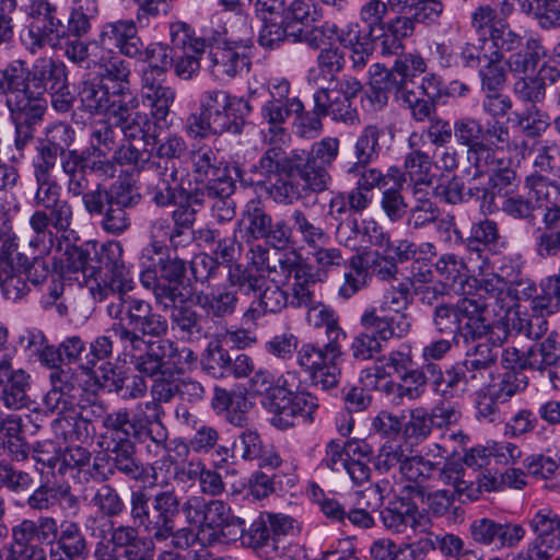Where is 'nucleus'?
Here are the masks:
<instances>
[{"label": "nucleus", "mask_w": 560, "mask_h": 560, "mask_svg": "<svg viewBox=\"0 0 560 560\" xmlns=\"http://www.w3.org/2000/svg\"><path fill=\"white\" fill-rule=\"evenodd\" d=\"M151 498L143 488L131 491L130 517L133 524L142 527L153 539L163 541L173 536L175 520L180 512V499L174 489L156 492Z\"/></svg>", "instance_id": "nucleus-1"}, {"label": "nucleus", "mask_w": 560, "mask_h": 560, "mask_svg": "<svg viewBox=\"0 0 560 560\" xmlns=\"http://www.w3.org/2000/svg\"><path fill=\"white\" fill-rule=\"evenodd\" d=\"M236 22L238 27L230 24L224 30L223 36H212L207 40L210 71L219 79L235 78L250 65L249 58L238 49L252 45L254 35L252 19L248 14H241L236 18Z\"/></svg>", "instance_id": "nucleus-2"}, {"label": "nucleus", "mask_w": 560, "mask_h": 560, "mask_svg": "<svg viewBox=\"0 0 560 560\" xmlns=\"http://www.w3.org/2000/svg\"><path fill=\"white\" fill-rule=\"evenodd\" d=\"M143 270L140 273L141 284L153 291L156 302L162 305H172L174 301H182L183 292L179 283L186 273V261L177 254L140 255Z\"/></svg>", "instance_id": "nucleus-3"}, {"label": "nucleus", "mask_w": 560, "mask_h": 560, "mask_svg": "<svg viewBox=\"0 0 560 560\" xmlns=\"http://www.w3.org/2000/svg\"><path fill=\"white\" fill-rule=\"evenodd\" d=\"M289 178H278L267 188L268 196L279 205H293L295 201L311 197L328 189L331 177L324 166L312 163L306 150H301L295 159Z\"/></svg>", "instance_id": "nucleus-4"}, {"label": "nucleus", "mask_w": 560, "mask_h": 560, "mask_svg": "<svg viewBox=\"0 0 560 560\" xmlns=\"http://www.w3.org/2000/svg\"><path fill=\"white\" fill-rule=\"evenodd\" d=\"M73 222V208L67 199H60L45 209L35 210L28 220L33 232L28 246L38 255H49L55 246L61 249V241Z\"/></svg>", "instance_id": "nucleus-5"}, {"label": "nucleus", "mask_w": 560, "mask_h": 560, "mask_svg": "<svg viewBox=\"0 0 560 560\" xmlns=\"http://www.w3.org/2000/svg\"><path fill=\"white\" fill-rule=\"evenodd\" d=\"M198 354L189 347L161 338L158 341H144L138 372L145 376H163L166 373L184 374L197 368Z\"/></svg>", "instance_id": "nucleus-6"}, {"label": "nucleus", "mask_w": 560, "mask_h": 560, "mask_svg": "<svg viewBox=\"0 0 560 560\" xmlns=\"http://www.w3.org/2000/svg\"><path fill=\"white\" fill-rule=\"evenodd\" d=\"M106 310L114 323H121L142 341H147L145 337L161 339L168 331L166 317L155 312L151 303L143 299L121 296L112 301Z\"/></svg>", "instance_id": "nucleus-7"}, {"label": "nucleus", "mask_w": 560, "mask_h": 560, "mask_svg": "<svg viewBox=\"0 0 560 560\" xmlns=\"http://www.w3.org/2000/svg\"><path fill=\"white\" fill-rule=\"evenodd\" d=\"M342 354V341L327 340L323 346L303 342L296 351L295 361L313 384L327 390L339 383Z\"/></svg>", "instance_id": "nucleus-8"}, {"label": "nucleus", "mask_w": 560, "mask_h": 560, "mask_svg": "<svg viewBox=\"0 0 560 560\" xmlns=\"http://www.w3.org/2000/svg\"><path fill=\"white\" fill-rule=\"evenodd\" d=\"M117 342L120 351L118 358L129 362L138 371V363L141 358V350L144 349V341L136 332L127 329L121 323H113L102 336H97L91 343L89 351L84 354L82 371L89 375L98 361H104L113 354L114 342Z\"/></svg>", "instance_id": "nucleus-9"}, {"label": "nucleus", "mask_w": 560, "mask_h": 560, "mask_svg": "<svg viewBox=\"0 0 560 560\" xmlns=\"http://www.w3.org/2000/svg\"><path fill=\"white\" fill-rule=\"evenodd\" d=\"M362 90L361 82L352 75L343 74L339 80H329L326 88H319L313 94L317 109L334 121L346 125L360 122V115L353 100Z\"/></svg>", "instance_id": "nucleus-10"}, {"label": "nucleus", "mask_w": 560, "mask_h": 560, "mask_svg": "<svg viewBox=\"0 0 560 560\" xmlns=\"http://www.w3.org/2000/svg\"><path fill=\"white\" fill-rule=\"evenodd\" d=\"M234 233H241L246 242L265 240L278 249L290 246L289 224L283 219L273 222L261 202L255 199L246 203L242 218L235 222Z\"/></svg>", "instance_id": "nucleus-11"}, {"label": "nucleus", "mask_w": 560, "mask_h": 560, "mask_svg": "<svg viewBox=\"0 0 560 560\" xmlns=\"http://www.w3.org/2000/svg\"><path fill=\"white\" fill-rule=\"evenodd\" d=\"M30 24L22 39L26 49L36 54L46 46L55 47L66 38V28L57 5L48 0H34L30 4Z\"/></svg>", "instance_id": "nucleus-12"}, {"label": "nucleus", "mask_w": 560, "mask_h": 560, "mask_svg": "<svg viewBox=\"0 0 560 560\" xmlns=\"http://www.w3.org/2000/svg\"><path fill=\"white\" fill-rule=\"evenodd\" d=\"M492 51L511 52L509 68L513 72L525 73L537 67L538 62L547 56V50L539 38L529 37L525 42L523 37L512 31L506 24H500L498 30L491 32Z\"/></svg>", "instance_id": "nucleus-13"}, {"label": "nucleus", "mask_w": 560, "mask_h": 560, "mask_svg": "<svg viewBox=\"0 0 560 560\" xmlns=\"http://www.w3.org/2000/svg\"><path fill=\"white\" fill-rule=\"evenodd\" d=\"M136 442L133 436L113 438L102 440L101 445L110 455L117 471L131 480L147 482L149 476L158 481V470L170 464L168 458L156 459L151 465H144L136 456Z\"/></svg>", "instance_id": "nucleus-14"}, {"label": "nucleus", "mask_w": 560, "mask_h": 560, "mask_svg": "<svg viewBox=\"0 0 560 560\" xmlns=\"http://www.w3.org/2000/svg\"><path fill=\"white\" fill-rule=\"evenodd\" d=\"M199 109L218 124L223 132L232 135L243 132L245 126L243 109L249 113L248 104L242 98L219 89L207 90L200 95Z\"/></svg>", "instance_id": "nucleus-15"}, {"label": "nucleus", "mask_w": 560, "mask_h": 560, "mask_svg": "<svg viewBox=\"0 0 560 560\" xmlns=\"http://www.w3.org/2000/svg\"><path fill=\"white\" fill-rule=\"evenodd\" d=\"M171 44L174 47L172 67L175 74L189 80L200 70V57L207 49V39L196 37L191 26L178 21L170 26Z\"/></svg>", "instance_id": "nucleus-16"}, {"label": "nucleus", "mask_w": 560, "mask_h": 560, "mask_svg": "<svg viewBox=\"0 0 560 560\" xmlns=\"http://www.w3.org/2000/svg\"><path fill=\"white\" fill-rule=\"evenodd\" d=\"M65 249H56L59 256L54 257V265L59 277L78 282L79 285L89 287L96 276L95 255L97 244L95 242H82L80 244L65 241Z\"/></svg>", "instance_id": "nucleus-17"}, {"label": "nucleus", "mask_w": 560, "mask_h": 560, "mask_svg": "<svg viewBox=\"0 0 560 560\" xmlns=\"http://www.w3.org/2000/svg\"><path fill=\"white\" fill-rule=\"evenodd\" d=\"M138 188L128 179L117 180L112 185L109 200L101 213L100 225L102 230L115 236H119L131 226V218L128 210L137 207L141 201Z\"/></svg>", "instance_id": "nucleus-18"}, {"label": "nucleus", "mask_w": 560, "mask_h": 560, "mask_svg": "<svg viewBox=\"0 0 560 560\" xmlns=\"http://www.w3.org/2000/svg\"><path fill=\"white\" fill-rule=\"evenodd\" d=\"M287 141H264L268 148L258 162L252 165L249 182L252 185L270 187L278 178H289L292 174L295 159L302 149L291 150L289 153L283 148Z\"/></svg>", "instance_id": "nucleus-19"}, {"label": "nucleus", "mask_w": 560, "mask_h": 560, "mask_svg": "<svg viewBox=\"0 0 560 560\" xmlns=\"http://www.w3.org/2000/svg\"><path fill=\"white\" fill-rule=\"evenodd\" d=\"M528 525L535 535L528 545V560H549L560 550V514L541 508L528 520Z\"/></svg>", "instance_id": "nucleus-20"}, {"label": "nucleus", "mask_w": 560, "mask_h": 560, "mask_svg": "<svg viewBox=\"0 0 560 560\" xmlns=\"http://www.w3.org/2000/svg\"><path fill=\"white\" fill-rule=\"evenodd\" d=\"M525 187L528 188V197L518 194H512L503 198L501 211L515 220H524L534 224L536 220L535 211L542 208L544 202H550L549 190L556 188L542 175L532 174L525 179Z\"/></svg>", "instance_id": "nucleus-21"}, {"label": "nucleus", "mask_w": 560, "mask_h": 560, "mask_svg": "<svg viewBox=\"0 0 560 560\" xmlns=\"http://www.w3.org/2000/svg\"><path fill=\"white\" fill-rule=\"evenodd\" d=\"M280 405L268 411L271 415L270 423L279 430H288L300 422L311 424L319 408L318 398L306 389L295 390L288 398H278Z\"/></svg>", "instance_id": "nucleus-22"}, {"label": "nucleus", "mask_w": 560, "mask_h": 560, "mask_svg": "<svg viewBox=\"0 0 560 560\" xmlns=\"http://www.w3.org/2000/svg\"><path fill=\"white\" fill-rule=\"evenodd\" d=\"M32 376L22 368H14L10 359L0 360V404L8 410L30 409Z\"/></svg>", "instance_id": "nucleus-23"}, {"label": "nucleus", "mask_w": 560, "mask_h": 560, "mask_svg": "<svg viewBox=\"0 0 560 560\" xmlns=\"http://www.w3.org/2000/svg\"><path fill=\"white\" fill-rule=\"evenodd\" d=\"M469 533L476 544L497 550L516 547L526 534L523 525L518 523H500L489 517L472 521Z\"/></svg>", "instance_id": "nucleus-24"}, {"label": "nucleus", "mask_w": 560, "mask_h": 560, "mask_svg": "<svg viewBox=\"0 0 560 560\" xmlns=\"http://www.w3.org/2000/svg\"><path fill=\"white\" fill-rule=\"evenodd\" d=\"M51 388L44 396V406L58 416L74 413L79 397L84 392L82 385L70 370H56L49 375Z\"/></svg>", "instance_id": "nucleus-25"}, {"label": "nucleus", "mask_w": 560, "mask_h": 560, "mask_svg": "<svg viewBox=\"0 0 560 560\" xmlns=\"http://www.w3.org/2000/svg\"><path fill=\"white\" fill-rule=\"evenodd\" d=\"M151 182L147 186V192L150 200L158 208H168L175 206L190 194L186 190L178 179V168L175 163L168 165L167 162H159L150 172Z\"/></svg>", "instance_id": "nucleus-26"}, {"label": "nucleus", "mask_w": 560, "mask_h": 560, "mask_svg": "<svg viewBox=\"0 0 560 560\" xmlns=\"http://www.w3.org/2000/svg\"><path fill=\"white\" fill-rule=\"evenodd\" d=\"M140 97L142 105L150 110L151 118L156 125H162L164 128L168 127L167 117L171 113V107L176 98V91L171 85L166 84L165 79L141 78Z\"/></svg>", "instance_id": "nucleus-27"}, {"label": "nucleus", "mask_w": 560, "mask_h": 560, "mask_svg": "<svg viewBox=\"0 0 560 560\" xmlns=\"http://www.w3.org/2000/svg\"><path fill=\"white\" fill-rule=\"evenodd\" d=\"M91 452L81 445H68L61 452V463L58 471L61 475H71L80 481L89 482L91 479L104 481L108 476L100 470L101 465L97 460L91 463Z\"/></svg>", "instance_id": "nucleus-28"}, {"label": "nucleus", "mask_w": 560, "mask_h": 560, "mask_svg": "<svg viewBox=\"0 0 560 560\" xmlns=\"http://www.w3.org/2000/svg\"><path fill=\"white\" fill-rule=\"evenodd\" d=\"M474 275L469 278L470 285L467 290L474 288L478 299L486 302L493 300L494 304L500 308H504L505 301H508L509 284L501 278L498 272H494L490 261L482 260L472 267Z\"/></svg>", "instance_id": "nucleus-29"}, {"label": "nucleus", "mask_w": 560, "mask_h": 560, "mask_svg": "<svg viewBox=\"0 0 560 560\" xmlns=\"http://www.w3.org/2000/svg\"><path fill=\"white\" fill-rule=\"evenodd\" d=\"M361 234L368 243L384 250L390 248V235L372 218H366L358 222L352 218L346 222H340L337 226V238L346 247L354 248L357 246L355 237Z\"/></svg>", "instance_id": "nucleus-30"}, {"label": "nucleus", "mask_w": 560, "mask_h": 560, "mask_svg": "<svg viewBox=\"0 0 560 560\" xmlns=\"http://www.w3.org/2000/svg\"><path fill=\"white\" fill-rule=\"evenodd\" d=\"M195 303L213 323L221 324L235 313L238 296L226 285H218L208 292L196 293Z\"/></svg>", "instance_id": "nucleus-31"}, {"label": "nucleus", "mask_w": 560, "mask_h": 560, "mask_svg": "<svg viewBox=\"0 0 560 560\" xmlns=\"http://www.w3.org/2000/svg\"><path fill=\"white\" fill-rule=\"evenodd\" d=\"M89 288L98 301L107 299L110 294L114 296L113 301H117L118 298L127 296L126 293L135 288V282L129 268L125 265L97 272Z\"/></svg>", "instance_id": "nucleus-32"}, {"label": "nucleus", "mask_w": 560, "mask_h": 560, "mask_svg": "<svg viewBox=\"0 0 560 560\" xmlns=\"http://www.w3.org/2000/svg\"><path fill=\"white\" fill-rule=\"evenodd\" d=\"M302 109L303 103L298 97L287 100L285 103L267 101L261 107V117L269 127L262 131V141H287L289 135L282 125L293 113H301Z\"/></svg>", "instance_id": "nucleus-33"}, {"label": "nucleus", "mask_w": 560, "mask_h": 560, "mask_svg": "<svg viewBox=\"0 0 560 560\" xmlns=\"http://www.w3.org/2000/svg\"><path fill=\"white\" fill-rule=\"evenodd\" d=\"M191 170L195 178L199 183H205L206 188L212 184L217 186L219 182L232 179L229 170L208 144H201L192 149L189 153Z\"/></svg>", "instance_id": "nucleus-34"}, {"label": "nucleus", "mask_w": 560, "mask_h": 560, "mask_svg": "<svg viewBox=\"0 0 560 560\" xmlns=\"http://www.w3.org/2000/svg\"><path fill=\"white\" fill-rule=\"evenodd\" d=\"M468 296L462 298L456 302L457 312L460 319V335L465 339H477L485 336L490 325L485 317V311L489 303L476 295L467 294Z\"/></svg>", "instance_id": "nucleus-35"}, {"label": "nucleus", "mask_w": 560, "mask_h": 560, "mask_svg": "<svg viewBox=\"0 0 560 560\" xmlns=\"http://www.w3.org/2000/svg\"><path fill=\"white\" fill-rule=\"evenodd\" d=\"M322 18V9L315 0H292L284 7L283 21L291 31V42L302 43L305 31Z\"/></svg>", "instance_id": "nucleus-36"}, {"label": "nucleus", "mask_w": 560, "mask_h": 560, "mask_svg": "<svg viewBox=\"0 0 560 560\" xmlns=\"http://www.w3.org/2000/svg\"><path fill=\"white\" fill-rule=\"evenodd\" d=\"M88 542L80 525L63 520L56 545L50 548V560H75L88 556Z\"/></svg>", "instance_id": "nucleus-37"}, {"label": "nucleus", "mask_w": 560, "mask_h": 560, "mask_svg": "<svg viewBox=\"0 0 560 560\" xmlns=\"http://www.w3.org/2000/svg\"><path fill=\"white\" fill-rule=\"evenodd\" d=\"M170 310L171 328L178 340L192 342L199 340L202 335L201 315L190 305L182 301H174L172 305L163 306Z\"/></svg>", "instance_id": "nucleus-38"}, {"label": "nucleus", "mask_w": 560, "mask_h": 560, "mask_svg": "<svg viewBox=\"0 0 560 560\" xmlns=\"http://www.w3.org/2000/svg\"><path fill=\"white\" fill-rule=\"evenodd\" d=\"M67 68L63 62L51 58L37 59L31 69V86L44 96L47 92L66 89Z\"/></svg>", "instance_id": "nucleus-39"}, {"label": "nucleus", "mask_w": 560, "mask_h": 560, "mask_svg": "<svg viewBox=\"0 0 560 560\" xmlns=\"http://www.w3.org/2000/svg\"><path fill=\"white\" fill-rule=\"evenodd\" d=\"M11 120L42 122L47 109L46 97L33 86L5 102Z\"/></svg>", "instance_id": "nucleus-40"}, {"label": "nucleus", "mask_w": 560, "mask_h": 560, "mask_svg": "<svg viewBox=\"0 0 560 560\" xmlns=\"http://www.w3.org/2000/svg\"><path fill=\"white\" fill-rule=\"evenodd\" d=\"M290 245H293L292 235L300 236L301 242L308 248H317L330 243V234L320 224L312 220L302 209L295 208L289 215Z\"/></svg>", "instance_id": "nucleus-41"}, {"label": "nucleus", "mask_w": 560, "mask_h": 560, "mask_svg": "<svg viewBox=\"0 0 560 560\" xmlns=\"http://www.w3.org/2000/svg\"><path fill=\"white\" fill-rule=\"evenodd\" d=\"M433 463L434 462L425 459L423 456H412L411 453H409L407 459H405L402 466H400L399 474L401 478L409 482L406 488L409 489L410 494L413 497L423 500L425 491L434 488V485H432Z\"/></svg>", "instance_id": "nucleus-42"}, {"label": "nucleus", "mask_w": 560, "mask_h": 560, "mask_svg": "<svg viewBox=\"0 0 560 560\" xmlns=\"http://www.w3.org/2000/svg\"><path fill=\"white\" fill-rule=\"evenodd\" d=\"M205 527L220 532L223 536H238L244 532L245 521L232 514L231 506L222 500L206 502Z\"/></svg>", "instance_id": "nucleus-43"}, {"label": "nucleus", "mask_w": 560, "mask_h": 560, "mask_svg": "<svg viewBox=\"0 0 560 560\" xmlns=\"http://www.w3.org/2000/svg\"><path fill=\"white\" fill-rule=\"evenodd\" d=\"M105 432L101 435L102 440L113 438L133 436L135 441L144 443L148 439L144 434V427L137 419L130 416L126 408L106 413L102 419Z\"/></svg>", "instance_id": "nucleus-44"}, {"label": "nucleus", "mask_w": 560, "mask_h": 560, "mask_svg": "<svg viewBox=\"0 0 560 560\" xmlns=\"http://www.w3.org/2000/svg\"><path fill=\"white\" fill-rule=\"evenodd\" d=\"M163 407L155 398L145 402H139L132 415L144 427V434L156 446H163L168 438L166 427L162 422Z\"/></svg>", "instance_id": "nucleus-45"}, {"label": "nucleus", "mask_w": 560, "mask_h": 560, "mask_svg": "<svg viewBox=\"0 0 560 560\" xmlns=\"http://www.w3.org/2000/svg\"><path fill=\"white\" fill-rule=\"evenodd\" d=\"M544 229L538 230L535 246L538 256L553 257L560 253V207H546L542 218Z\"/></svg>", "instance_id": "nucleus-46"}, {"label": "nucleus", "mask_w": 560, "mask_h": 560, "mask_svg": "<svg viewBox=\"0 0 560 560\" xmlns=\"http://www.w3.org/2000/svg\"><path fill=\"white\" fill-rule=\"evenodd\" d=\"M419 510L410 499L397 498L389 501L388 505L381 511L383 525L396 534L405 533L408 527L416 523Z\"/></svg>", "instance_id": "nucleus-47"}, {"label": "nucleus", "mask_w": 560, "mask_h": 560, "mask_svg": "<svg viewBox=\"0 0 560 560\" xmlns=\"http://www.w3.org/2000/svg\"><path fill=\"white\" fill-rule=\"evenodd\" d=\"M0 560H47V553L39 542L14 525L11 529V541L0 550Z\"/></svg>", "instance_id": "nucleus-48"}, {"label": "nucleus", "mask_w": 560, "mask_h": 560, "mask_svg": "<svg viewBox=\"0 0 560 560\" xmlns=\"http://www.w3.org/2000/svg\"><path fill=\"white\" fill-rule=\"evenodd\" d=\"M313 268L302 256L301 252L294 247L279 253L277 262L268 268L273 283L282 285L289 284L291 279L301 277V275Z\"/></svg>", "instance_id": "nucleus-49"}, {"label": "nucleus", "mask_w": 560, "mask_h": 560, "mask_svg": "<svg viewBox=\"0 0 560 560\" xmlns=\"http://www.w3.org/2000/svg\"><path fill=\"white\" fill-rule=\"evenodd\" d=\"M560 360V342L558 334L550 332L545 339L534 342L527 349V361L525 366L530 371L544 374L547 369Z\"/></svg>", "instance_id": "nucleus-50"}, {"label": "nucleus", "mask_w": 560, "mask_h": 560, "mask_svg": "<svg viewBox=\"0 0 560 560\" xmlns=\"http://www.w3.org/2000/svg\"><path fill=\"white\" fill-rule=\"evenodd\" d=\"M31 86V69L26 61L14 59L0 69V96L4 101L19 95Z\"/></svg>", "instance_id": "nucleus-51"}, {"label": "nucleus", "mask_w": 560, "mask_h": 560, "mask_svg": "<svg viewBox=\"0 0 560 560\" xmlns=\"http://www.w3.org/2000/svg\"><path fill=\"white\" fill-rule=\"evenodd\" d=\"M93 65L98 66L101 72L106 79L116 82L114 91L129 90L130 67L129 63L121 58V54L104 51H95L91 55Z\"/></svg>", "instance_id": "nucleus-52"}, {"label": "nucleus", "mask_w": 560, "mask_h": 560, "mask_svg": "<svg viewBox=\"0 0 560 560\" xmlns=\"http://www.w3.org/2000/svg\"><path fill=\"white\" fill-rule=\"evenodd\" d=\"M235 185L233 179H225L206 188V195L211 199V217L219 223L230 222L235 217V202L232 199Z\"/></svg>", "instance_id": "nucleus-53"}, {"label": "nucleus", "mask_w": 560, "mask_h": 560, "mask_svg": "<svg viewBox=\"0 0 560 560\" xmlns=\"http://www.w3.org/2000/svg\"><path fill=\"white\" fill-rule=\"evenodd\" d=\"M434 267L439 276L447 284L453 288L458 287L463 294H470V290H467L466 287H471L470 277L467 276L471 269L462 258L451 253L443 254L438 258Z\"/></svg>", "instance_id": "nucleus-54"}, {"label": "nucleus", "mask_w": 560, "mask_h": 560, "mask_svg": "<svg viewBox=\"0 0 560 560\" xmlns=\"http://www.w3.org/2000/svg\"><path fill=\"white\" fill-rule=\"evenodd\" d=\"M305 308L307 310L306 320L308 325L315 329L325 328L327 340L342 342L346 340L347 334L340 327L338 315L331 307L313 302Z\"/></svg>", "instance_id": "nucleus-55"}, {"label": "nucleus", "mask_w": 560, "mask_h": 560, "mask_svg": "<svg viewBox=\"0 0 560 560\" xmlns=\"http://www.w3.org/2000/svg\"><path fill=\"white\" fill-rule=\"evenodd\" d=\"M385 135V128L376 124L363 127L354 144L355 168L362 167L363 163H373L381 154L382 145L380 138Z\"/></svg>", "instance_id": "nucleus-56"}, {"label": "nucleus", "mask_w": 560, "mask_h": 560, "mask_svg": "<svg viewBox=\"0 0 560 560\" xmlns=\"http://www.w3.org/2000/svg\"><path fill=\"white\" fill-rule=\"evenodd\" d=\"M243 544L254 549L258 553L269 557L277 552L278 545L269 529V525L262 512L252 522L247 529L242 534Z\"/></svg>", "instance_id": "nucleus-57"}, {"label": "nucleus", "mask_w": 560, "mask_h": 560, "mask_svg": "<svg viewBox=\"0 0 560 560\" xmlns=\"http://www.w3.org/2000/svg\"><path fill=\"white\" fill-rule=\"evenodd\" d=\"M422 137L412 132L408 139L411 151L405 158V170L410 178L418 184H429V175L432 167L431 156L419 149Z\"/></svg>", "instance_id": "nucleus-58"}, {"label": "nucleus", "mask_w": 560, "mask_h": 560, "mask_svg": "<svg viewBox=\"0 0 560 560\" xmlns=\"http://www.w3.org/2000/svg\"><path fill=\"white\" fill-rule=\"evenodd\" d=\"M143 55V51H142ZM174 59V47H168L163 43H151L144 49L143 61L147 67L142 70L141 78L152 79L155 77L165 79Z\"/></svg>", "instance_id": "nucleus-59"}, {"label": "nucleus", "mask_w": 560, "mask_h": 560, "mask_svg": "<svg viewBox=\"0 0 560 560\" xmlns=\"http://www.w3.org/2000/svg\"><path fill=\"white\" fill-rule=\"evenodd\" d=\"M28 279L21 266L0 268V293L10 302L18 303L31 293Z\"/></svg>", "instance_id": "nucleus-60"}, {"label": "nucleus", "mask_w": 560, "mask_h": 560, "mask_svg": "<svg viewBox=\"0 0 560 560\" xmlns=\"http://www.w3.org/2000/svg\"><path fill=\"white\" fill-rule=\"evenodd\" d=\"M483 57L486 63L478 71L481 91L503 90L508 80L506 66H509L505 57L501 56L499 51L483 54Z\"/></svg>", "instance_id": "nucleus-61"}, {"label": "nucleus", "mask_w": 560, "mask_h": 560, "mask_svg": "<svg viewBox=\"0 0 560 560\" xmlns=\"http://www.w3.org/2000/svg\"><path fill=\"white\" fill-rule=\"evenodd\" d=\"M369 256L352 255L348 260V270L345 272L343 283L340 285L338 294L345 300L352 298L361 289L368 285Z\"/></svg>", "instance_id": "nucleus-62"}, {"label": "nucleus", "mask_w": 560, "mask_h": 560, "mask_svg": "<svg viewBox=\"0 0 560 560\" xmlns=\"http://www.w3.org/2000/svg\"><path fill=\"white\" fill-rule=\"evenodd\" d=\"M56 432L68 443H85L92 438V423L81 417L78 410L74 413L59 417L55 424Z\"/></svg>", "instance_id": "nucleus-63"}, {"label": "nucleus", "mask_w": 560, "mask_h": 560, "mask_svg": "<svg viewBox=\"0 0 560 560\" xmlns=\"http://www.w3.org/2000/svg\"><path fill=\"white\" fill-rule=\"evenodd\" d=\"M15 526L32 539H37L40 545L47 544L50 548L56 545L61 530V523L58 524L52 516H39L36 521L24 518Z\"/></svg>", "instance_id": "nucleus-64"}]
</instances>
